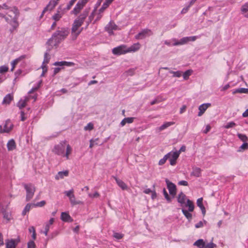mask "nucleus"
I'll use <instances>...</instances> for the list:
<instances>
[{
	"mask_svg": "<svg viewBox=\"0 0 248 248\" xmlns=\"http://www.w3.org/2000/svg\"><path fill=\"white\" fill-rule=\"evenodd\" d=\"M51 151L54 154L65 157L68 160L69 159V155L72 153V148L66 141L63 140L55 145Z\"/></svg>",
	"mask_w": 248,
	"mask_h": 248,
	"instance_id": "f257e3e1",
	"label": "nucleus"
},
{
	"mask_svg": "<svg viewBox=\"0 0 248 248\" xmlns=\"http://www.w3.org/2000/svg\"><path fill=\"white\" fill-rule=\"evenodd\" d=\"M69 34L67 28H62L56 31L46 43L49 50L53 46H57L62 40L64 39Z\"/></svg>",
	"mask_w": 248,
	"mask_h": 248,
	"instance_id": "f03ea898",
	"label": "nucleus"
},
{
	"mask_svg": "<svg viewBox=\"0 0 248 248\" xmlns=\"http://www.w3.org/2000/svg\"><path fill=\"white\" fill-rule=\"evenodd\" d=\"M85 17L79 18L75 20L72 28L71 36L73 40H75L78 36L82 31V28H81Z\"/></svg>",
	"mask_w": 248,
	"mask_h": 248,
	"instance_id": "7ed1b4c3",
	"label": "nucleus"
},
{
	"mask_svg": "<svg viewBox=\"0 0 248 248\" xmlns=\"http://www.w3.org/2000/svg\"><path fill=\"white\" fill-rule=\"evenodd\" d=\"M201 35L200 36H193L189 37H185L181 38L179 41H177L176 39H172V41L174 42V43L172 44L173 46H179V45H183L187 44L189 42L195 41L197 39L200 38Z\"/></svg>",
	"mask_w": 248,
	"mask_h": 248,
	"instance_id": "20e7f679",
	"label": "nucleus"
},
{
	"mask_svg": "<svg viewBox=\"0 0 248 248\" xmlns=\"http://www.w3.org/2000/svg\"><path fill=\"white\" fill-rule=\"evenodd\" d=\"M186 206L188 207V211L184 208H182V213H183V214L186 217L189 221H190L192 219V214L191 213H190L189 212L193 211V210L194 209V205L193 202L187 199L186 200Z\"/></svg>",
	"mask_w": 248,
	"mask_h": 248,
	"instance_id": "39448f33",
	"label": "nucleus"
},
{
	"mask_svg": "<svg viewBox=\"0 0 248 248\" xmlns=\"http://www.w3.org/2000/svg\"><path fill=\"white\" fill-rule=\"evenodd\" d=\"M23 186L25 189L26 190L27 193L26 201H29L30 200H31V199H32L34 195V192L35 191V187L33 185L31 184H24Z\"/></svg>",
	"mask_w": 248,
	"mask_h": 248,
	"instance_id": "423d86ee",
	"label": "nucleus"
},
{
	"mask_svg": "<svg viewBox=\"0 0 248 248\" xmlns=\"http://www.w3.org/2000/svg\"><path fill=\"white\" fill-rule=\"evenodd\" d=\"M179 153L176 151H171L167 154L168 159H169L170 165L174 166L176 164V161L179 156Z\"/></svg>",
	"mask_w": 248,
	"mask_h": 248,
	"instance_id": "0eeeda50",
	"label": "nucleus"
},
{
	"mask_svg": "<svg viewBox=\"0 0 248 248\" xmlns=\"http://www.w3.org/2000/svg\"><path fill=\"white\" fill-rule=\"evenodd\" d=\"M13 128V124L10 120L5 121L3 126H0V133H9Z\"/></svg>",
	"mask_w": 248,
	"mask_h": 248,
	"instance_id": "6e6552de",
	"label": "nucleus"
},
{
	"mask_svg": "<svg viewBox=\"0 0 248 248\" xmlns=\"http://www.w3.org/2000/svg\"><path fill=\"white\" fill-rule=\"evenodd\" d=\"M112 53L114 55H120L128 53L127 47L125 45H121L114 48Z\"/></svg>",
	"mask_w": 248,
	"mask_h": 248,
	"instance_id": "1a4fd4ad",
	"label": "nucleus"
},
{
	"mask_svg": "<svg viewBox=\"0 0 248 248\" xmlns=\"http://www.w3.org/2000/svg\"><path fill=\"white\" fill-rule=\"evenodd\" d=\"M165 182L167 185V188L169 191L170 194L174 197L176 194V186L170 182L168 179H166Z\"/></svg>",
	"mask_w": 248,
	"mask_h": 248,
	"instance_id": "9d476101",
	"label": "nucleus"
},
{
	"mask_svg": "<svg viewBox=\"0 0 248 248\" xmlns=\"http://www.w3.org/2000/svg\"><path fill=\"white\" fill-rule=\"evenodd\" d=\"M5 20L15 29L18 26L17 16H4Z\"/></svg>",
	"mask_w": 248,
	"mask_h": 248,
	"instance_id": "9b49d317",
	"label": "nucleus"
},
{
	"mask_svg": "<svg viewBox=\"0 0 248 248\" xmlns=\"http://www.w3.org/2000/svg\"><path fill=\"white\" fill-rule=\"evenodd\" d=\"M152 34V32L150 30L144 29L135 36L137 39H142Z\"/></svg>",
	"mask_w": 248,
	"mask_h": 248,
	"instance_id": "f8f14e48",
	"label": "nucleus"
},
{
	"mask_svg": "<svg viewBox=\"0 0 248 248\" xmlns=\"http://www.w3.org/2000/svg\"><path fill=\"white\" fill-rule=\"evenodd\" d=\"M117 30H118V27L113 21H110L105 27V30L109 35L113 34V31H116Z\"/></svg>",
	"mask_w": 248,
	"mask_h": 248,
	"instance_id": "ddd939ff",
	"label": "nucleus"
},
{
	"mask_svg": "<svg viewBox=\"0 0 248 248\" xmlns=\"http://www.w3.org/2000/svg\"><path fill=\"white\" fill-rule=\"evenodd\" d=\"M31 97L34 99V101H35L36 99L37 96L36 95H34L33 96L30 95L29 97H26L24 99H20L17 103V106L20 109L24 108L26 105L27 102Z\"/></svg>",
	"mask_w": 248,
	"mask_h": 248,
	"instance_id": "4468645a",
	"label": "nucleus"
},
{
	"mask_svg": "<svg viewBox=\"0 0 248 248\" xmlns=\"http://www.w3.org/2000/svg\"><path fill=\"white\" fill-rule=\"evenodd\" d=\"M211 106L210 103H205L200 105L199 107V112H198V116H201L206 111V110Z\"/></svg>",
	"mask_w": 248,
	"mask_h": 248,
	"instance_id": "2eb2a0df",
	"label": "nucleus"
},
{
	"mask_svg": "<svg viewBox=\"0 0 248 248\" xmlns=\"http://www.w3.org/2000/svg\"><path fill=\"white\" fill-rule=\"evenodd\" d=\"M84 5L81 4L80 2L78 1V2L76 5L74 9L72 11L71 14L74 15H78L80 11L83 9Z\"/></svg>",
	"mask_w": 248,
	"mask_h": 248,
	"instance_id": "dca6fc26",
	"label": "nucleus"
},
{
	"mask_svg": "<svg viewBox=\"0 0 248 248\" xmlns=\"http://www.w3.org/2000/svg\"><path fill=\"white\" fill-rule=\"evenodd\" d=\"M59 0H54L50 1L49 3L43 10L41 16H43V15L45 14L46 11L48 10H51V9H52L56 5Z\"/></svg>",
	"mask_w": 248,
	"mask_h": 248,
	"instance_id": "f3484780",
	"label": "nucleus"
},
{
	"mask_svg": "<svg viewBox=\"0 0 248 248\" xmlns=\"http://www.w3.org/2000/svg\"><path fill=\"white\" fill-rule=\"evenodd\" d=\"M186 195L181 192L178 196L177 201L179 203L181 204V206L183 207L184 204H186Z\"/></svg>",
	"mask_w": 248,
	"mask_h": 248,
	"instance_id": "a211bd4d",
	"label": "nucleus"
},
{
	"mask_svg": "<svg viewBox=\"0 0 248 248\" xmlns=\"http://www.w3.org/2000/svg\"><path fill=\"white\" fill-rule=\"evenodd\" d=\"M13 99V95L11 93H9L4 97L2 104L6 105H9Z\"/></svg>",
	"mask_w": 248,
	"mask_h": 248,
	"instance_id": "6ab92c4d",
	"label": "nucleus"
},
{
	"mask_svg": "<svg viewBox=\"0 0 248 248\" xmlns=\"http://www.w3.org/2000/svg\"><path fill=\"white\" fill-rule=\"evenodd\" d=\"M61 219L65 222H71L73 221V219L70 217V216L66 212H62L61 216Z\"/></svg>",
	"mask_w": 248,
	"mask_h": 248,
	"instance_id": "aec40b11",
	"label": "nucleus"
},
{
	"mask_svg": "<svg viewBox=\"0 0 248 248\" xmlns=\"http://www.w3.org/2000/svg\"><path fill=\"white\" fill-rule=\"evenodd\" d=\"M69 171L66 170L62 171H59L57 175H56L55 178V179L58 180L59 179H63L64 177H66L68 175Z\"/></svg>",
	"mask_w": 248,
	"mask_h": 248,
	"instance_id": "412c9836",
	"label": "nucleus"
},
{
	"mask_svg": "<svg viewBox=\"0 0 248 248\" xmlns=\"http://www.w3.org/2000/svg\"><path fill=\"white\" fill-rule=\"evenodd\" d=\"M114 179L116 182L117 184L120 186L123 190H127L128 188L126 184L122 180L118 179L115 177Z\"/></svg>",
	"mask_w": 248,
	"mask_h": 248,
	"instance_id": "4be33fe9",
	"label": "nucleus"
},
{
	"mask_svg": "<svg viewBox=\"0 0 248 248\" xmlns=\"http://www.w3.org/2000/svg\"><path fill=\"white\" fill-rule=\"evenodd\" d=\"M140 43H137L133 44L131 46L127 47V51L128 52H136L140 49Z\"/></svg>",
	"mask_w": 248,
	"mask_h": 248,
	"instance_id": "5701e85b",
	"label": "nucleus"
},
{
	"mask_svg": "<svg viewBox=\"0 0 248 248\" xmlns=\"http://www.w3.org/2000/svg\"><path fill=\"white\" fill-rule=\"evenodd\" d=\"M55 66H72L74 65V63L72 62H67L65 61L57 62L54 63Z\"/></svg>",
	"mask_w": 248,
	"mask_h": 248,
	"instance_id": "b1692460",
	"label": "nucleus"
},
{
	"mask_svg": "<svg viewBox=\"0 0 248 248\" xmlns=\"http://www.w3.org/2000/svg\"><path fill=\"white\" fill-rule=\"evenodd\" d=\"M25 55H22L20 57H19V58L14 60L12 62H11V65H12V68H11V71H13L16 66L23 59H24L25 58Z\"/></svg>",
	"mask_w": 248,
	"mask_h": 248,
	"instance_id": "393cba45",
	"label": "nucleus"
},
{
	"mask_svg": "<svg viewBox=\"0 0 248 248\" xmlns=\"http://www.w3.org/2000/svg\"><path fill=\"white\" fill-rule=\"evenodd\" d=\"M191 175L199 177L201 175V169L198 167H193L192 171L191 172Z\"/></svg>",
	"mask_w": 248,
	"mask_h": 248,
	"instance_id": "a878e982",
	"label": "nucleus"
},
{
	"mask_svg": "<svg viewBox=\"0 0 248 248\" xmlns=\"http://www.w3.org/2000/svg\"><path fill=\"white\" fill-rule=\"evenodd\" d=\"M7 147L8 151H13L16 148V143L13 139L10 140L7 144Z\"/></svg>",
	"mask_w": 248,
	"mask_h": 248,
	"instance_id": "bb28decb",
	"label": "nucleus"
},
{
	"mask_svg": "<svg viewBox=\"0 0 248 248\" xmlns=\"http://www.w3.org/2000/svg\"><path fill=\"white\" fill-rule=\"evenodd\" d=\"M202 200L203 199L202 198H199L197 201V204L201 209L202 214L204 215L205 214L206 210L202 204Z\"/></svg>",
	"mask_w": 248,
	"mask_h": 248,
	"instance_id": "cd10ccee",
	"label": "nucleus"
},
{
	"mask_svg": "<svg viewBox=\"0 0 248 248\" xmlns=\"http://www.w3.org/2000/svg\"><path fill=\"white\" fill-rule=\"evenodd\" d=\"M134 117H127L124 118L121 122L120 124L122 126H124L126 123L131 124L134 120Z\"/></svg>",
	"mask_w": 248,
	"mask_h": 248,
	"instance_id": "c85d7f7f",
	"label": "nucleus"
},
{
	"mask_svg": "<svg viewBox=\"0 0 248 248\" xmlns=\"http://www.w3.org/2000/svg\"><path fill=\"white\" fill-rule=\"evenodd\" d=\"M193 245L199 248H204L205 247V242L203 239H200L195 241Z\"/></svg>",
	"mask_w": 248,
	"mask_h": 248,
	"instance_id": "c756f323",
	"label": "nucleus"
},
{
	"mask_svg": "<svg viewBox=\"0 0 248 248\" xmlns=\"http://www.w3.org/2000/svg\"><path fill=\"white\" fill-rule=\"evenodd\" d=\"M174 124V123L173 122H165L163 124H162L161 126H160L158 128V130L160 131H162V130H164L165 129L168 128V127L173 125Z\"/></svg>",
	"mask_w": 248,
	"mask_h": 248,
	"instance_id": "7c9ffc66",
	"label": "nucleus"
},
{
	"mask_svg": "<svg viewBox=\"0 0 248 248\" xmlns=\"http://www.w3.org/2000/svg\"><path fill=\"white\" fill-rule=\"evenodd\" d=\"M50 59V55L47 52H46L44 55V59L42 65L46 66V64L49 62Z\"/></svg>",
	"mask_w": 248,
	"mask_h": 248,
	"instance_id": "2f4dec72",
	"label": "nucleus"
},
{
	"mask_svg": "<svg viewBox=\"0 0 248 248\" xmlns=\"http://www.w3.org/2000/svg\"><path fill=\"white\" fill-rule=\"evenodd\" d=\"M6 248H15L16 244L14 240L8 241L6 244Z\"/></svg>",
	"mask_w": 248,
	"mask_h": 248,
	"instance_id": "473e14b6",
	"label": "nucleus"
},
{
	"mask_svg": "<svg viewBox=\"0 0 248 248\" xmlns=\"http://www.w3.org/2000/svg\"><path fill=\"white\" fill-rule=\"evenodd\" d=\"M237 136L239 138V139L244 142H247L248 140V137L245 134L238 133Z\"/></svg>",
	"mask_w": 248,
	"mask_h": 248,
	"instance_id": "72a5a7b5",
	"label": "nucleus"
},
{
	"mask_svg": "<svg viewBox=\"0 0 248 248\" xmlns=\"http://www.w3.org/2000/svg\"><path fill=\"white\" fill-rule=\"evenodd\" d=\"M192 70H187L184 73L183 76V78L185 80H187L188 79L189 76L192 74Z\"/></svg>",
	"mask_w": 248,
	"mask_h": 248,
	"instance_id": "f704fd0d",
	"label": "nucleus"
},
{
	"mask_svg": "<svg viewBox=\"0 0 248 248\" xmlns=\"http://www.w3.org/2000/svg\"><path fill=\"white\" fill-rule=\"evenodd\" d=\"M170 73L173 74V77H177L179 78L182 76V72L180 71H170Z\"/></svg>",
	"mask_w": 248,
	"mask_h": 248,
	"instance_id": "c9c22d12",
	"label": "nucleus"
},
{
	"mask_svg": "<svg viewBox=\"0 0 248 248\" xmlns=\"http://www.w3.org/2000/svg\"><path fill=\"white\" fill-rule=\"evenodd\" d=\"M236 125V124L233 122H231L228 123L226 125H224L223 127L226 129L232 128Z\"/></svg>",
	"mask_w": 248,
	"mask_h": 248,
	"instance_id": "e433bc0d",
	"label": "nucleus"
},
{
	"mask_svg": "<svg viewBox=\"0 0 248 248\" xmlns=\"http://www.w3.org/2000/svg\"><path fill=\"white\" fill-rule=\"evenodd\" d=\"M64 193L69 198V199L73 198V195H74L73 189H71L69 191H65Z\"/></svg>",
	"mask_w": 248,
	"mask_h": 248,
	"instance_id": "4c0bfd02",
	"label": "nucleus"
},
{
	"mask_svg": "<svg viewBox=\"0 0 248 248\" xmlns=\"http://www.w3.org/2000/svg\"><path fill=\"white\" fill-rule=\"evenodd\" d=\"M69 200H70V202L71 204L73 205H76V204H78L80 203V201H77L76 200V198H75V197L74 195H73V198H70Z\"/></svg>",
	"mask_w": 248,
	"mask_h": 248,
	"instance_id": "58836bf2",
	"label": "nucleus"
},
{
	"mask_svg": "<svg viewBox=\"0 0 248 248\" xmlns=\"http://www.w3.org/2000/svg\"><path fill=\"white\" fill-rule=\"evenodd\" d=\"M31 204H30V203H28L26 206L25 207L23 211H22V215H25L27 213V212H28L30 209H31Z\"/></svg>",
	"mask_w": 248,
	"mask_h": 248,
	"instance_id": "ea45409f",
	"label": "nucleus"
},
{
	"mask_svg": "<svg viewBox=\"0 0 248 248\" xmlns=\"http://www.w3.org/2000/svg\"><path fill=\"white\" fill-rule=\"evenodd\" d=\"M234 93H248V89L239 88V89L236 90V91L234 92Z\"/></svg>",
	"mask_w": 248,
	"mask_h": 248,
	"instance_id": "a19ab883",
	"label": "nucleus"
},
{
	"mask_svg": "<svg viewBox=\"0 0 248 248\" xmlns=\"http://www.w3.org/2000/svg\"><path fill=\"white\" fill-rule=\"evenodd\" d=\"M93 128V125L92 123H89L86 126L84 127V130L86 131L91 130Z\"/></svg>",
	"mask_w": 248,
	"mask_h": 248,
	"instance_id": "79ce46f5",
	"label": "nucleus"
},
{
	"mask_svg": "<svg viewBox=\"0 0 248 248\" xmlns=\"http://www.w3.org/2000/svg\"><path fill=\"white\" fill-rule=\"evenodd\" d=\"M113 237L116 239H121L124 237V234L121 233L114 232L113 233Z\"/></svg>",
	"mask_w": 248,
	"mask_h": 248,
	"instance_id": "37998d69",
	"label": "nucleus"
},
{
	"mask_svg": "<svg viewBox=\"0 0 248 248\" xmlns=\"http://www.w3.org/2000/svg\"><path fill=\"white\" fill-rule=\"evenodd\" d=\"M28 248H36V245L33 240H30L28 242Z\"/></svg>",
	"mask_w": 248,
	"mask_h": 248,
	"instance_id": "c03bdc74",
	"label": "nucleus"
},
{
	"mask_svg": "<svg viewBox=\"0 0 248 248\" xmlns=\"http://www.w3.org/2000/svg\"><path fill=\"white\" fill-rule=\"evenodd\" d=\"M168 159V157L167 156V154L164 155L163 158L161 159L158 162V164L159 165H162L164 164L166 161V160Z\"/></svg>",
	"mask_w": 248,
	"mask_h": 248,
	"instance_id": "a18cd8bd",
	"label": "nucleus"
},
{
	"mask_svg": "<svg viewBox=\"0 0 248 248\" xmlns=\"http://www.w3.org/2000/svg\"><path fill=\"white\" fill-rule=\"evenodd\" d=\"M61 17V16H53V20H54L55 21L53 23V24L51 25L52 29H53L54 28V27L56 26V22L59 21Z\"/></svg>",
	"mask_w": 248,
	"mask_h": 248,
	"instance_id": "49530a36",
	"label": "nucleus"
},
{
	"mask_svg": "<svg viewBox=\"0 0 248 248\" xmlns=\"http://www.w3.org/2000/svg\"><path fill=\"white\" fill-rule=\"evenodd\" d=\"M8 70V67L6 66H0V73H4L7 72Z\"/></svg>",
	"mask_w": 248,
	"mask_h": 248,
	"instance_id": "de8ad7c7",
	"label": "nucleus"
},
{
	"mask_svg": "<svg viewBox=\"0 0 248 248\" xmlns=\"http://www.w3.org/2000/svg\"><path fill=\"white\" fill-rule=\"evenodd\" d=\"M163 194L164 195V197L165 198V199L169 202H170L171 201V199L169 197L167 191L166 190V189L165 188H164L163 189Z\"/></svg>",
	"mask_w": 248,
	"mask_h": 248,
	"instance_id": "09e8293b",
	"label": "nucleus"
},
{
	"mask_svg": "<svg viewBox=\"0 0 248 248\" xmlns=\"http://www.w3.org/2000/svg\"><path fill=\"white\" fill-rule=\"evenodd\" d=\"M216 247V245L212 242H210L207 244H205V247L204 248H214Z\"/></svg>",
	"mask_w": 248,
	"mask_h": 248,
	"instance_id": "8fccbe9b",
	"label": "nucleus"
},
{
	"mask_svg": "<svg viewBox=\"0 0 248 248\" xmlns=\"http://www.w3.org/2000/svg\"><path fill=\"white\" fill-rule=\"evenodd\" d=\"M248 148V143L247 142H244V143L240 147L239 151L245 150Z\"/></svg>",
	"mask_w": 248,
	"mask_h": 248,
	"instance_id": "3c124183",
	"label": "nucleus"
},
{
	"mask_svg": "<svg viewBox=\"0 0 248 248\" xmlns=\"http://www.w3.org/2000/svg\"><path fill=\"white\" fill-rule=\"evenodd\" d=\"M241 11L243 14H244L248 11V4H245L241 7Z\"/></svg>",
	"mask_w": 248,
	"mask_h": 248,
	"instance_id": "603ef678",
	"label": "nucleus"
},
{
	"mask_svg": "<svg viewBox=\"0 0 248 248\" xmlns=\"http://www.w3.org/2000/svg\"><path fill=\"white\" fill-rule=\"evenodd\" d=\"M109 4H110L109 3H107V1H105V2L103 3L100 11L101 12L104 11L105 9H106L109 6Z\"/></svg>",
	"mask_w": 248,
	"mask_h": 248,
	"instance_id": "864d4df0",
	"label": "nucleus"
},
{
	"mask_svg": "<svg viewBox=\"0 0 248 248\" xmlns=\"http://www.w3.org/2000/svg\"><path fill=\"white\" fill-rule=\"evenodd\" d=\"M3 217L7 219L8 221H9L11 218V215L8 213L4 212L3 213Z\"/></svg>",
	"mask_w": 248,
	"mask_h": 248,
	"instance_id": "5fc2aeb1",
	"label": "nucleus"
},
{
	"mask_svg": "<svg viewBox=\"0 0 248 248\" xmlns=\"http://www.w3.org/2000/svg\"><path fill=\"white\" fill-rule=\"evenodd\" d=\"M41 68L43 69L42 73L41 75V77H43L45 75V74L47 72V68L46 66H44V65H42Z\"/></svg>",
	"mask_w": 248,
	"mask_h": 248,
	"instance_id": "6e6d98bb",
	"label": "nucleus"
},
{
	"mask_svg": "<svg viewBox=\"0 0 248 248\" xmlns=\"http://www.w3.org/2000/svg\"><path fill=\"white\" fill-rule=\"evenodd\" d=\"M75 2L73 1L72 0H71L69 3L67 4L66 9L68 10L70 9L72 7V6L74 4Z\"/></svg>",
	"mask_w": 248,
	"mask_h": 248,
	"instance_id": "4d7b16f0",
	"label": "nucleus"
},
{
	"mask_svg": "<svg viewBox=\"0 0 248 248\" xmlns=\"http://www.w3.org/2000/svg\"><path fill=\"white\" fill-rule=\"evenodd\" d=\"M89 196L91 198H97L99 196V194L97 192H95L93 194H89Z\"/></svg>",
	"mask_w": 248,
	"mask_h": 248,
	"instance_id": "13d9d810",
	"label": "nucleus"
},
{
	"mask_svg": "<svg viewBox=\"0 0 248 248\" xmlns=\"http://www.w3.org/2000/svg\"><path fill=\"white\" fill-rule=\"evenodd\" d=\"M98 139H96L95 140L92 139L90 140V148H92L95 144H97V143H94L95 140H97Z\"/></svg>",
	"mask_w": 248,
	"mask_h": 248,
	"instance_id": "bf43d9fd",
	"label": "nucleus"
},
{
	"mask_svg": "<svg viewBox=\"0 0 248 248\" xmlns=\"http://www.w3.org/2000/svg\"><path fill=\"white\" fill-rule=\"evenodd\" d=\"M178 184L181 186H187L188 184V182L186 181L182 180L179 181Z\"/></svg>",
	"mask_w": 248,
	"mask_h": 248,
	"instance_id": "052dcab7",
	"label": "nucleus"
},
{
	"mask_svg": "<svg viewBox=\"0 0 248 248\" xmlns=\"http://www.w3.org/2000/svg\"><path fill=\"white\" fill-rule=\"evenodd\" d=\"M186 146L183 145L182 146L180 150L179 151H175L176 152H177V153H179V155H180V154H181V152H185L186 151Z\"/></svg>",
	"mask_w": 248,
	"mask_h": 248,
	"instance_id": "680f3d73",
	"label": "nucleus"
},
{
	"mask_svg": "<svg viewBox=\"0 0 248 248\" xmlns=\"http://www.w3.org/2000/svg\"><path fill=\"white\" fill-rule=\"evenodd\" d=\"M203 226V223L202 221H199L198 223H197L196 224H195V227L196 228H201Z\"/></svg>",
	"mask_w": 248,
	"mask_h": 248,
	"instance_id": "e2e57ef3",
	"label": "nucleus"
},
{
	"mask_svg": "<svg viewBox=\"0 0 248 248\" xmlns=\"http://www.w3.org/2000/svg\"><path fill=\"white\" fill-rule=\"evenodd\" d=\"M41 83V81H40V82H39V85H38V86L37 87H35V88H32V89H31V90L29 92V93H33V92H34V91H35L37 90H38V89L39 88V86H40V84Z\"/></svg>",
	"mask_w": 248,
	"mask_h": 248,
	"instance_id": "0e129e2a",
	"label": "nucleus"
},
{
	"mask_svg": "<svg viewBox=\"0 0 248 248\" xmlns=\"http://www.w3.org/2000/svg\"><path fill=\"white\" fill-rule=\"evenodd\" d=\"M46 204V202L45 201H42L39 202H38L37 204H36V205L38 206H40V207H42L44 205H45V204Z\"/></svg>",
	"mask_w": 248,
	"mask_h": 248,
	"instance_id": "69168bd1",
	"label": "nucleus"
},
{
	"mask_svg": "<svg viewBox=\"0 0 248 248\" xmlns=\"http://www.w3.org/2000/svg\"><path fill=\"white\" fill-rule=\"evenodd\" d=\"M211 129V126L209 125L206 126L205 129L203 131V132L205 134L207 133Z\"/></svg>",
	"mask_w": 248,
	"mask_h": 248,
	"instance_id": "338daca9",
	"label": "nucleus"
},
{
	"mask_svg": "<svg viewBox=\"0 0 248 248\" xmlns=\"http://www.w3.org/2000/svg\"><path fill=\"white\" fill-rule=\"evenodd\" d=\"M29 231L30 232L32 233L35 232V228L33 226H31L29 228Z\"/></svg>",
	"mask_w": 248,
	"mask_h": 248,
	"instance_id": "774afa93",
	"label": "nucleus"
}]
</instances>
